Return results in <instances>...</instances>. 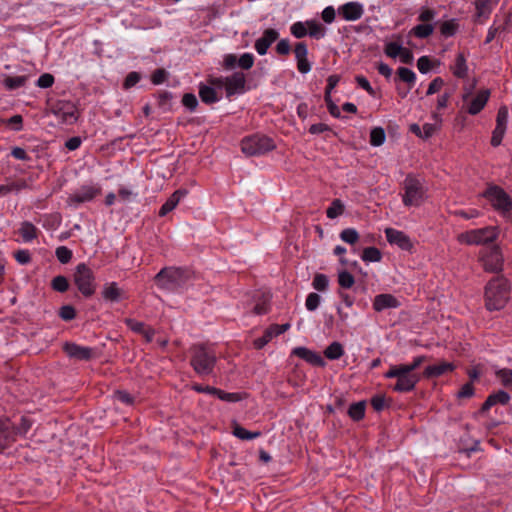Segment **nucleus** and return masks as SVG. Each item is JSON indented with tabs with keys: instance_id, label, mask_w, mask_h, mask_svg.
Masks as SVG:
<instances>
[{
	"instance_id": "c9c22d12",
	"label": "nucleus",
	"mask_w": 512,
	"mask_h": 512,
	"mask_svg": "<svg viewBox=\"0 0 512 512\" xmlns=\"http://www.w3.org/2000/svg\"><path fill=\"white\" fill-rule=\"evenodd\" d=\"M361 258L364 262H380L382 254L376 247H367L363 250Z\"/></svg>"
},
{
	"instance_id": "39448f33",
	"label": "nucleus",
	"mask_w": 512,
	"mask_h": 512,
	"mask_svg": "<svg viewBox=\"0 0 512 512\" xmlns=\"http://www.w3.org/2000/svg\"><path fill=\"white\" fill-rule=\"evenodd\" d=\"M482 196L491 204L493 209L503 217H508L512 209L511 197L499 186L490 185Z\"/></svg>"
},
{
	"instance_id": "f03ea898",
	"label": "nucleus",
	"mask_w": 512,
	"mask_h": 512,
	"mask_svg": "<svg viewBox=\"0 0 512 512\" xmlns=\"http://www.w3.org/2000/svg\"><path fill=\"white\" fill-rule=\"evenodd\" d=\"M190 352V364L196 374L203 377L213 373L217 357L210 346L197 344L191 347Z\"/></svg>"
},
{
	"instance_id": "4be33fe9",
	"label": "nucleus",
	"mask_w": 512,
	"mask_h": 512,
	"mask_svg": "<svg viewBox=\"0 0 512 512\" xmlns=\"http://www.w3.org/2000/svg\"><path fill=\"white\" fill-rule=\"evenodd\" d=\"M64 352L76 360H89L92 357V349L89 347L81 346L75 343H65L63 346Z\"/></svg>"
},
{
	"instance_id": "aec40b11",
	"label": "nucleus",
	"mask_w": 512,
	"mask_h": 512,
	"mask_svg": "<svg viewBox=\"0 0 512 512\" xmlns=\"http://www.w3.org/2000/svg\"><path fill=\"white\" fill-rule=\"evenodd\" d=\"M385 235L390 244H395L403 250H410L412 248L410 238L402 231L394 228H387L385 230Z\"/></svg>"
},
{
	"instance_id": "c756f323",
	"label": "nucleus",
	"mask_w": 512,
	"mask_h": 512,
	"mask_svg": "<svg viewBox=\"0 0 512 512\" xmlns=\"http://www.w3.org/2000/svg\"><path fill=\"white\" fill-rule=\"evenodd\" d=\"M19 234L23 242L29 243L37 238L38 229L31 222L25 221L19 228Z\"/></svg>"
},
{
	"instance_id": "680f3d73",
	"label": "nucleus",
	"mask_w": 512,
	"mask_h": 512,
	"mask_svg": "<svg viewBox=\"0 0 512 512\" xmlns=\"http://www.w3.org/2000/svg\"><path fill=\"white\" fill-rule=\"evenodd\" d=\"M505 132H506V128L497 127V126L495 127V129L493 130V133H492V138H491L492 146L497 147L501 144Z\"/></svg>"
},
{
	"instance_id": "a18cd8bd",
	"label": "nucleus",
	"mask_w": 512,
	"mask_h": 512,
	"mask_svg": "<svg viewBox=\"0 0 512 512\" xmlns=\"http://www.w3.org/2000/svg\"><path fill=\"white\" fill-rule=\"evenodd\" d=\"M386 136L382 128H373L370 132V143L372 146H380L385 142Z\"/></svg>"
},
{
	"instance_id": "37998d69",
	"label": "nucleus",
	"mask_w": 512,
	"mask_h": 512,
	"mask_svg": "<svg viewBox=\"0 0 512 512\" xmlns=\"http://www.w3.org/2000/svg\"><path fill=\"white\" fill-rule=\"evenodd\" d=\"M344 212V205L339 199L333 200L331 205L328 207L326 214L330 219H335L338 216L342 215Z\"/></svg>"
},
{
	"instance_id": "cd10ccee",
	"label": "nucleus",
	"mask_w": 512,
	"mask_h": 512,
	"mask_svg": "<svg viewBox=\"0 0 512 512\" xmlns=\"http://www.w3.org/2000/svg\"><path fill=\"white\" fill-rule=\"evenodd\" d=\"M454 369V365L449 362H441L439 364L429 365L425 369L427 377H439Z\"/></svg>"
},
{
	"instance_id": "473e14b6",
	"label": "nucleus",
	"mask_w": 512,
	"mask_h": 512,
	"mask_svg": "<svg viewBox=\"0 0 512 512\" xmlns=\"http://www.w3.org/2000/svg\"><path fill=\"white\" fill-rule=\"evenodd\" d=\"M366 404L364 401L353 403L348 409V415L354 421L361 420L365 415Z\"/></svg>"
},
{
	"instance_id": "a878e982",
	"label": "nucleus",
	"mask_w": 512,
	"mask_h": 512,
	"mask_svg": "<svg viewBox=\"0 0 512 512\" xmlns=\"http://www.w3.org/2000/svg\"><path fill=\"white\" fill-rule=\"evenodd\" d=\"M102 297L106 301L118 302L124 298V292L118 287L116 282H110L104 285Z\"/></svg>"
},
{
	"instance_id": "7c9ffc66",
	"label": "nucleus",
	"mask_w": 512,
	"mask_h": 512,
	"mask_svg": "<svg viewBox=\"0 0 512 512\" xmlns=\"http://www.w3.org/2000/svg\"><path fill=\"white\" fill-rule=\"evenodd\" d=\"M452 72L453 75L458 78H464L467 76L468 66L463 53L457 54L454 65L452 66Z\"/></svg>"
},
{
	"instance_id": "a19ab883",
	"label": "nucleus",
	"mask_w": 512,
	"mask_h": 512,
	"mask_svg": "<svg viewBox=\"0 0 512 512\" xmlns=\"http://www.w3.org/2000/svg\"><path fill=\"white\" fill-rule=\"evenodd\" d=\"M458 30V23L455 19H450L447 21H444L440 25V33L444 37H451L453 36Z\"/></svg>"
},
{
	"instance_id": "4c0bfd02",
	"label": "nucleus",
	"mask_w": 512,
	"mask_h": 512,
	"mask_svg": "<svg viewBox=\"0 0 512 512\" xmlns=\"http://www.w3.org/2000/svg\"><path fill=\"white\" fill-rule=\"evenodd\" d=\"M398 77L401 81L407 83L412 88L416 82V74L409 68L400 67L397 70Z\"/></svg>"
},
{
	"instance_id": "09e8293b",
	"label": "nucleus",
	"mask_w": 512,
	"mask_h": 512,
	"mask_svg": "<svg viewBox=\"0 0 512 512\" xmlns=\"http://www.w3.org/2000/svg\"><path fill=\"white\" fill-rule=\"evenodd\" d=\"M328 278L324 274H317L312 282V286L317 291H325L328 287Z\"/></svg>"
},
{
	"instance_id": "13d9d810",
	"label": "nucleus",
	"mask_w": 512,
	"mask_h": 512,
	"mask_svg": "<svg viewBox=\"0 0 512 512\" xmlns=\"http://www.w3.org/2000/svg\"><path fill=\"white\" fill-rule=\"evenodd\" d=\"M182 104L190 111H194L198 106L197 97L192 93H186L182 98Z\"/></svg>"
},
{
	"instance_id": "c85d7f7f",
	"label": "nucleus",
	"mask_w": 512,
	"mask_h": 512,
	"mask_svg": "<svg viewBox=\"0 0 512 512\" xmlns=\"http://www.w3.org/2000/svg\"><path fill=\"white\" fill-rule=\"evenodd\" d=\"M499 0H475L476 13L479 18H488Z\"/></svg>"
},
{
	"instance_id": "423d86ee",
	"label": "nucleus",
	"mask_w": 512,
	"mask_h": 512,
	"mask_svg": "<svg viewBox=\"0 0 512 512\" xmlns=\"http://www.w3.org/2000/svg\"><path fill=\"white\" fill-rule=\"evenodd\" d=\"M275 147L272 138L261 134L245 137L241 141V150L247 156H260L272 151Z\"/></svg>"
},
{
	"instance_id": "1a4fd4ad",
	"label": "nucleus",
	"mask_w": 512,
	"mask_h": 512,
	"mask_svg": "<svg viewBox=\"0 0 512 512\" xmlns=\"http://www.w3.org/2000/svg\"><path fill=\"white\" fill-rule=\"evenodd\" d=\"M221 85L222 90L225 91L226 97L230 98L235 94H242L245 92L246 78L241 72H235L227 77H217V82Z\"/></svg>"
},
{
	"instance_id": "e2e57ef3",
	"label": "nucleus",
	"mask_w": 512,
	"mask_h": 512,
	"mask_svg": "<svg viewBox=\"0 0 512 512\" xmlns=\"http://www.w3.org/2000/svg\"><path fill=\"white\" fill-rule=\"evenodd\" d=\"M355 80H356V83L358 84V86L361 87L362 89H364L369 95H371V96L375 95V90L373 89V87L370 85L369 81L364 76L358 75L355 77Z\"/></svg>"
},
{
	"instance_id": "ddd939ff",
	"label": "nucleus",
	"mask_w": 512,
	"mask_h": 512,
	"mask_svg": "<svg viewBox=\"0 0 512 512\" xmlns=\"http://www.w3.org/2000/svg\"><path fill=\"white\" fill-rule=\"evenodd\" d=\"M99 193L100 189L95 186H82L80 189L68 196L66 203L69 207L76 209L82 203L92 201Z\"/></svg>"
},
{
	"instance_id": "f257e3e1",
	"label": "nucleus",
	"mask_w": 512,
	"mask_h": 512,
	"mask_svg": "<svg viewBox=\"0 0 512 512\" xmlns=\"http://www.w3.org/2000/svg\"><path fill=\"white\" fill-rule=\"evenodd\" d=\"M510 297V285L507 279L496 277L488 282L485 289V305L490 311L505 307Z\"/></svg>"
},
{
	"instance_id": "6ab92c4d",
	"label": "nucleus",
	"mask_w": 512,
	"mask_h": 512,
	"mask_svg": "<svg viewBox=\"0 0 512 512\" xmlns=\"http://www.w3.org/2000/svg\"><path fill=\"white\" fill-rule=\"evenodd\" d=\"M418 381L419 378L416 374L409 372L404 368L403 372L400 373V376L397 378V382L393 389L397 392H408L414 389Z\"/></svg>"
},
{
	"instance_id": "603ef678",
	"label": "nucleus",
	"mask_w": 512,
	"mask_h": 512,
	"mask_svg": "<svg viewBox=\"0 0 512 512\" xmlns=\"http://www.w3.org/2000/svg\"><path fill=\"white\" fill-rule=\"evenodd\" d=\"M320 301H321V297L317 293L308 294L306 301H305L306 309L309 311L316 310L320 304Z\"/></svg>"
},
{
	"instance_id": "4d7b16f0",
	"label": "nucleus",
	"mask_w": 512,
	"mask_h": 512,
	"mask_svg": "<svg viewBox=\"0 0 512 512\" xmlns=\"http://www.w3.org/2000/svg\"><path fill=\"white\" fill-rule=\"evenodd\" d=\"M215 396H217L220 400L226 401V402H237L241 399V397L237 393H228V392H225V391L217 389V388H216Z\"/></svg>"
},
{
	"instance_id": "ea45409f",
	"label": "nucleus",
	"mask_w": 512,
	"mask_h": 512,
	"mask_svg": "<svg viewBox=\"0 0 512 512\" xmlns=\"http://www.w3.org/2000/svg\"><path fill=\"white\" fill-rule=\"evenodd\" d=\"M27 76H14L6 77L4 80V86L9 90L18 89L26 84Z\"/></svg>"
},
{
	"instance_id": "052dcab7",
	"label": "nucleus",
	"mask_w": 512,
	"mask_h": 512,
	"mask_svg": "<svg viewBox=\"0 0 512 512\" xmlns=\"http://www.w3.org/2000/svg\"><path fill=\"white\" fill-rule=\"evenodd\" d=\"M140 79H141V75L138 72H135V71L130 72L126 76L123 86L125 89H130V88L134 87L140 81Z\"/></svg>"
},
{
	"instance_id": "5701e85b",
	"label": "nucleus",
	"mask_w": 512,
	"mask_h": 512,
	"mask_svg": "<svg viewBox=\"0 0 512 512\" xmlns=\"http://www.w3.org/2000/svg\"><path fill=\"white\" fill-rule=\"evenodd\" d=\"M339 14L346 21H356L363 15V6L358 2H348L339 8Z\"/></svg>"
},
{
	"instance_id": "6e6d98bb",
	"label": "nucleus",
	"mask_w": 512,
	"mask_h": 512,
	"mask_svg": "<svg viewBox=\"0 0 512 512\" xmlns=\"http://www.w3.org/2000/svg\"><path fill=\"white\" fill-rule=\"evenodd\" d=\"M254 55L252 53H244L238 59V66L242 69H250L254 64Z\"/></svg>"
},
{
	"instance_id": "0eeeda50",
	"label": "nucleus",
	"mask_w": 512,
	"mask_h": 512,
	"mask_svg": "<svg viewBox=\"0 0 512 512\" xmlns=\"http://www.w3.org/2000/svg\"><path fill=\"white\" fill-rule=\"evenodd\" d=\"M498 237V229L494 226L473 229L457 236V240L461 244L466 245H485L494 242Z\"/></svg>"
},
{
	"instance_id": "9b49d317",
	"label": "nucleus",
	"mask_w": 512,
	"mask_h": 512,
	"mask_svg": "<svg viewBox=\"0 0 512 512\" xmlns=\"http://www.w3.org/2000/svg\"><path fill=\"white\" fill-rule=\"evenodd\" d=\"M217 82V77L210 78L206 84H199V97L205 104H213L221 100L223 90Z\"/></svg>"
},
{
	"instance_id": "c03bdc74",
	"label": "nucleus",
	"mask_w": 512,
	"mask_h": 512,
	"mask_svg": "<svg viewBox=\"0 0 512 512\" xmlns=\"http://www.w3.org/2000/svg\"><path fill=\"white\" fill-rule=\"evenodd\" d=\"M403 46L400 42L390 41L385 44L384 52L390 58H397L401 53Z\"/></svg>"
},
{
	"instance_id": "412c9836",
	"label": "nucleus",
	"mask_w": 512,
	"mask_h": 512,
	"mask_svg": "<svg viewBox=\"0 0 512 512\" xmlns=\"http://www.w3.org/2000/svg\"><path fill=\"white\" fill-rule=\"evenodd\" d=\"M290 328L289 323L285 324H274L271 325L263 334L262 337L255 340V346L257 348H263L268 342H270L274 337L283 334Z\"/></svg>"
},
{
	"instance_id": "338daca9",
	"label": "nucleus",
	"mask_w": 512,
	"mask_h": 512,
	"mask_svg": "<svg viewBox=\"0 0 512 512\" xmlns=\"http://www.w3.org/2000/svg\"><path fill=\"white\" fill-rule=\"evenodd\" d=\"M417 68L422 74H426L431 69V62L427 56H422L417 61Z\"/></svg>"
},
{
	"instance_id": "393cba45",
	"label": "nucleus",
	"mask_w": 512,
	"mask_h": 512,
	"mask_svg": "<svg viewBox=\"0 0 512 512\" xmlns=\"http://www.w3.org/2000/svg\"><path fill=\"white\" fill-rule=\"evenodd\" d=\"M293 354L304 359L306 362L315 365V366H324L325 362L320 354L309 350L305 347H296L293 350Z\"/></svg>"
},
{
	"instance_id": "7ed1b4c3",
	"label": "nucleus",
	"mask_w": 512,
	"mask_h": 512,
	"mask_svg": "<svg viewBox=\"0 0 512 512\" xmlns=\"http://www.w3.org/2000/svg\"><path fill=\"white\" fill-rule=\"evenodd\" d=\"M192 275L181 268H163L155 277L157 284L166 290L176 291L187 286Z\"/></svg>"
},
{
	"instance_id": "f8f14e48",
	"label": "nucleus",
	"mask_w": 512,
	"mask_h": 512,
	"mask_svg": "<svg viewBox=\"0 0 512 512\" xmlns=\"http://www.w3.org/2000/svg\"><path fill=\"white\" fill-rule=\"evenodd\" d=\"M483 267L489 272H500L503 268V257L498 246L485 248L481 253Z\"/></svg>"
},
{
	"instance_id": "3c124183",
	"label": "nucleus",
	"mask_w": 512,
	"mask_h": 512,
	"mask_svg": "<svg viewBox=\"0 0 512 512\" xmlns=\"http://www.w3.org/2000/svg\"><path fill=\"white\" fill-rule=\"evenodd\" d=\"M118 196L120 201L124 203L132 202L137 197V193L133 192L127 187H120L118 190Z\"/></svg>"
},
{
	"instance_id": "e433bc0d",
	"label": "nucleus",
	"mask_w": 512,
	"mask_h": 512,
	"mask_svg": "<svg viewBox=\"0 0 512 512\" xmlns=\"http://www.w3.org/2000/svg\"><path fill=\"white\" fill-rule=\"evenodd\" d=\"M307 30L310 37L315 39H321L325 36L324 27L317 21H307Z\"/></svg>"
},
{
	"instance_id": "f704fd0d",
	"label": "nucleus",
	"mask_w": 512,
	"mask_h": 512,
	"mask_svg": "<svg viewBox=\"0 0 512 512\" xmlns=\"http://www.w3.org/2000/svg\"><path fill=\"white\" fill-rule=\"evenodd\" d=\"M497 380L506 388L512 390V370L508 368L498 369L495 371Z\"/></svg>"
},
{
	"instance_id": "4468645a",
	"label": "nucleus",
	"mask_w": 512,
	"mask_h": 512,
	"mask_svg": "<svg viewBox=\"0 0 512 512\" xmlns=\"http://www.w3.org/2000/svg\"><path fill=\"white\" fill-rule=\"evenodd\" d=\"M490 97V90L483 89L470 99V93L463 94V101L467 103V112L470 115H477L487 104Z\"/></svg>"
},
{
	"instance_id": "9d476101",
	"label": "nucleus",
	"mask_w": 512,
	"mask_h": 512,
	"mask_svg": "<svg viewBox=\"0 0 512 512\" xmlns=\"http://www.w3.org/2000/svg\"><path fill=\"white\" fill-rule=\"evenodd\" d=\"M52 113L64 124H73L78 119L76 106L70 101H57L53 104Z\"/></svg>"
},
{
	"instance_id": "0e129e2a",
	"label": "nucleus",
	"mask_w": 512,
	"mask_h": 512,
	"mask_svg": "<svg viewBox=\"0 0 512 512\" xmlns=\"http://www.w3.org/2000/svg\"><path fill=\"white\" fill-rule=\"evenodd\" d=\"M421 128V138L427 139L430 138L439 129V125L436 123H425Z\"/></svg>"
},
{
	"instance_id": "2eb2a0df",
	"label": "nucleus",
	"mask_w": 512,
	"mask_h": 512,
	"mask_svg": "<svg viewBox=\"0 0 512 512\" xmlns=\"http://www.w3.org/2000/svg\"><path fill=\"white\" fill-rule=\"evenodd\" d=\"M400 300L392 294L382 293L374 297L372 306L376 312H382L387 309H396L400 307Z\"/></svg>"
},
{
	"instance_id": "bb28decb",
	"label": "nucleus",
	"mask_w": 512,
	"mask_h": 512,
	"mask_svg": "<svg viewBox=\"0 0 512 512\" xmlns=\"http://www.w3.org/2000/svg\"><path fill=\"white\" fill-rule=\"evenodd\" d=\"M510 396L507 392L500 390L494 394H491L486 401L484 402L482 409L489 410L492 406L496 404L505 405L509 402Z\"/></svg>"
},
{
	"instance_id": "bf43d9fd",
	"label": "nucleus",
	"mask_w": 512,
	"mask_h": 512,
	"mask_svg": "<svg viewBox=\"0 0 512 512\" xmlns=\"http://www.w3.org/2000/svg\"><path fill=\"white\" fill-rule=\"evenodd\" d=\"M443 86H444V80L441 77H436L435 79H433L430 82L428 89L426 91V95L430 96V95H433V94L439 92Z\"/></svg>"
},
{
	"instance_id": "20e7f679",
	"label": "nucleus",
	"mask_w": 512,
	"mask_h": 512,
	"mask_svg": "<svg viewBox=\"0 0 512 512\" xmlns=\"http://www.w3.org/2000/svg\"><path fill=\"white\" fill-rule=\"evenodd\" d=\"M403 204L407 207L420 206L426 199V189L420 178L409 174L403 181Z\"/></svg>"
},
{
	"instance_id": "774afa93",
	"label": "nucleus",
	"mask_w": 512,
	"mask_h": 512,
	"mask_svg": "<svg viewBox=\"0 0 512 512\" xmlns=\"http://www.w3.org/2000/svg\"><path fill=\"white\" fill-rule=\"evenodd\" d=\"M291 51L288 39H281L276 45V52L280 55H288Z\"/></svg>"
},
{
	"instance_id": "2f4dec72",
	"label": "nucleus",
	"mask_w": 512,
	"mask_h": 512,
	"mask_svg": "<svg viewBox=\"0 0 512 512\" xmlns=\"http://www.w3.org/2000/svg\"><path fill=\"white\" fill-rule=\"evenodd\" d=\"M344 354L343 346L339 342L331 343L324 351L326 358L330 360H337Z\"/></svg>"
},
{
	"instance_id": "8fccbe9b",
	"label": "nucleus",
	"mask_w": 512,
	"mask_h": 512,
	"mask_svg": "<svg viewBox=\"0 0 512 512\" xmlns=\"http://www.w3.org/2000/svg\"><path fill=\"white\" fill-rule=\"evenodd\" d=\"M57 259L62 263H68L72 258V251L65 246H60L55 251Z\"/></svg>"
},
{
	"instance_id": "de8ad7c7",
	"label": "nucleus",
	"mask_w": 512,
	"mask_h": 512,
	"mask_svg": "<svg viewBox=\"0 0 512 512\" xmlns=\"http://www.w3.org/2000/svg\"><path fill=\"white\" fill-rule=\"evenodd\" d=\"M291 34L296 38H303L308 34L307 22H295L290 27Z\"/></svg>"
},
{
	"instance_id": "dca6fc26",
	"label": "nucleus",
	"mask_w": 512,
	"mask_h": 512,
	"mask_svg": "<svg viewBox=\"0 0 512 512\" xmlns=\"http://www.w3.org/2000/svg\"><path fill=\"white\" fill-rule=\"evenodd\" d=\"M297 69L301 74H307L311 71L312 65L308 60V48L304 42H298L294 48Z\"/></svg>"
},
{
	"instance_id": "6e6552de",
	"label": "nucleus",
	"mask_w": 512,
	"mask_h": 512,
	"mask_svg": "<svg viewBox=\"0 0 512 512\" xmlns=\"http://www.w3.org/2000/svg\"><path fill=\"white\" fill-rule=\"evenodd\" d=\"M73 280L83 296L90 297L95 293V275L86 264L80 263L76 266Z\"/></svg>"
},
{
	"instance_id": "58836bf2",
	"label": "nucleus",
	"mask_w": 512,
	"mask_h": 512,
	"mask_svg": "<svg viewBox=\"0 0 512 512\" xmlns=\"http://www.w3.org/2000/svg\"><path fill=\"white\" fill-rule=\"evenodd\" d=\"M233 435L241 440H252L258 438L261 435V432H251L239 425H236L233 429Z\"/></svg>"
},
{
	"instance_id": "5fc2aeb1",
	"label": "nucleus",
	"mask_w": 512,
	"mask_h": 512,
	"mask_svg": "<svg viewBox=\"0 0 512 512\" xmlns=\"http://www.w3.org/2000/svg\"><path fill=\"white\" fill-rule=\"evenodd\" d=\"M68 287V280L64 276H56L52 280V288L58 292H65Z\"/></svg>"
},
{
	"instance_id": "a211bd4d",
	"label": "nucleus",
	"mask_w": 512,
	"mask_h": 512,
	"mask_svg": "<svg viewBox=\"0 0 512 512\" xmlns=\"http://www.w3.org/2000/svg\"><path fill=\"white\" fill-rule=\"evenodd\" d=\"M16 440L15 427L8 419H0V452Z\"/></svg>"
},
{
	"instance_id": "864d4df0",
	"label": "nucleus",
	"mask_w": 512,
	"mask_h": 512,
	"mask_svg": "<svg viewBox=\"0 0 512 512\" xmlns=\"http://www.w3.org/2000/svg\"><path fill=\"white\" fill-rule=\"evenodd\" d=\"M507 122H508V108L506 106H501L497 113L496 126L506 128Z\"/></svg>"
},
{
	"instance_id": "b1692460",
	"label": "nucleus",
	"mask_w": 512,
	"mask_h": 512,
	"mask_svg": "<svg viewBox=\"0 0 512 512\" xmlns=\"http://www.w3.org/2000/svg\"><path fill=\"white\" fill-rule=\"evenodd\" d=\"M188 191L186 189H178L176 190L161 206L159 210V216L164 217L171 211H173L179 202L187 195Z\"/></svg>"
},
{
	"instance_id": "f3484780",
	"label": "nucleus",
	"mask_w": 512,
	"mask_h": 512,
	"mask_svg": "<svg viewBox=\"0 0 512 512\" xmlns=\"http://www.w3.org/2000/svg\"><path fill=\"white\" fill-rule=\"evenodd\" d=\"M279 37V32L276 29L268 28L264 30L262 36L255 41V50L261 56L265 55L269 47Z\"/></svg>"
},
{
	"instance_id": "72a5a7b5",
	"label": "nucleus",
	"mask_w": 512,
	"mask_h": 512,
	"mask_svg": "<svg viewBox=\"0 0 512 512\" xmlns=\"http://www.w3.org/2000/svg\"><path fill=\"white\" fill-rule=\"evenodd\" d=\"M434 31V26L432 24H419L412 28L410 31L411 35H414L417 38H427L429 37Z\"/></svg>"
},
{
	"instance_id": "69168bd1",
	"label": "nucleus",
	"mask_w": 512,
	"mask_h": 512,
	"mask_svg": "<svg viewBox=\"0 0 512 512\" xmlns=\"http://www.w3.org/2000/svg\"><path fill=\"white\" fill-rule=\"evenodd\" d=\"M31 426L32 421L27 417H22L20 425L15 428L16 435H25L30 430Z\"/></svg>"
},
{
	"instance_id": "79ce46f5",
	"label": "nucleus",
	"mask_w": 512,
	"mask_h": 512,
	"mask_svg": "<svg viewBox=\"0 0 512 512\" xmlns=\"http://www.w3.org/2000/svg\"><path fill=\"white\" fill-rule=\"evenodd\" d=\"M340 239L350 245H354L359 240V233L354 228H346L340 232Z\"/></svg>"
},
{
	"instance_id": "49530a36",
	"label": "nucleus",
	"mask_w": 512,
	"mask_h": 512,
	"mask_svg": "<svg viewBox=\"0 0 512 512\" xmlns=\"http://www.w3.org/2000/svg\"><path fill=\"white\" fill-rule=\"evenodd\" d=\"M338 283L342 288L350 289L354 285L355 280L351 273L344 270L338 274Z\"/></svg>"
}]
</instances>
